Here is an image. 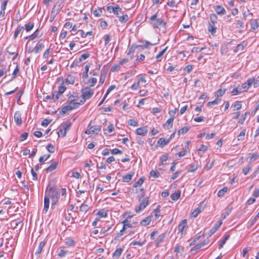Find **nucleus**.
I'll return each mask as SVG.
<instances>
[{
  "mask_svg": "<svg viewBox=\"0 0 259 259\" xmlns=\"http://www.w3.org/2000/svg\"><path fill=\"white\" fill-rule=\"evenodd\" d=\"M10 225L11 227L13 228V229H16L18 227L21 229L23 226L22 221H16L15 220H13L11 221Z\"/></svg>",
  "mask_w": 259,
  "mask_h": 259,
  "instance_id": "nucleus-18",
  "label": "nucleus"
},
{
  "mask_svg": "<svg viewBox=\"0 0 259 259\" xmlns=\"http://www.w3.org/2000/svg\"><path fill=\"white\" fill-rule=\"evenodd\" d=\"M258 27V24L256 19H253L250 23V28L252 31L255 30Z\"/></svg>",
  "mask_w": 259,
  "mask_h": 259,
  "instance_id": "nucleus-41",
  "label": "nucleus"
},
{
  "mask_svg": "<svg viewBox=\"0 0 259 259\" xmlns=\"http://www.w3.org/2000/svg\"><path fill=\"white\" fill-rule=\"evenodd\" d=\"M141 42H142V45H138L136 44V47H137V49H139V51H142L146 48H149V46H153L155 45V44H152L147 40H141Z\"/></svg>",
  "mask_w": 259,
  "mask_h": 259,
  "instance_id": "nucleus-7",
  "label": "nucleus"
},
{
  "mask_svg": "<svg viewBox=\"0 0 259 259\" xmlns=\"http://www.w3.org/2000/svg\"><path fill=\"white\" fill-rule=\"evenodd\" d=\"M217 14L219 15H224L226 13L225 9L220 5H217L213 7Z\"/></svg>",
  "mask_w": 259,
  "mask_h": 259,
  "instance_id": "nucleus-11",
  "label": "nucleus"
},
{
  "mask_svg": "<svg viewBox=\"0 0 259 259\" xmlns=\"http://www.w3.org/2000/svg\"><path fill=\"white\" fill-rule=\"evenodd\" d=\"M41 36V35H39L38 34V30L37 29L33 34H32L30 35L25 36L24 38L25 40H26L27 39H34L35 38H38Z\"/></svg>",
  "mask_w": 259,
  "mask_h": 259,
  "instance_id": "nucleus-29",
  "label": "nucleus"
},
{
  "mask_svg": "<svg viewBox=\"0 0 259 259\" xmlns=\"http://www.w3.org/2000/svg\"><path fill=\"white\" fill-rule=\"evenodd\" d=\"M120 67H121V65H120V64L119 63L118 64H115L112 66L110 70L112 72H116L119 70Z\"/></svg>",
  "mask_w": 259,
  "mask_h": 259,
  "instance_id": "nucleus-55",
  "label": "nucleus"
},
{
  "mask_svg": "<svg viewBox=\"0 0 259 259\" xmlns=\"http://www.w3.org/2000/svg\"><path fill=\"white\" fill-rule=\"evenodd\" d=\"M81 93H82V99L81 100V103L83 104L86 100H88L92 98L94 94V91L93 89H91L90 87H87L81 90Z\"/></svg>",
  "mask_w": 259,
  "mask_h": 259,
  "instance_id": "nucleus-3",
  "label": "nucleus"
},
{
  "mask_svg": "<svg viewBox=\"0 0 259 259\" xmlns=\"http://www.w3.org/2000/svg\"><path fill=\"white\" fill-rule=\"evenodd\" d=\"M46 244V242L45 241H42L39 242L38 248H37V249L35 252V254L36 255H39L41 253L42 250L43 248L45 247Z\"/></svg>",
  "mask_w": 259,
  "mask_h": 259,
  "instance_id": "nucleus-22",
  "label": "nucleus"
},
{
  "mask_svg": "<svg viewBox=\"0 0 259 259\" xmlns=\"http://www.w3.org/2000/svg\"><path fill=\"white\" fill-rule=\"evenodd\" d=\"M210 23L215 24L217 23L218 17L215 14H211L209 16Z\"/></svg>",
  "mask_w": 259,
  "mask_h": 259,
  "instance_id": "nucleus-44",
  "label": "nucleus"
},
{
  "mask_svg": "<svg viewBox=\"0 0 259 259\" xmlns=\"http://www.w3.org/2000/svg\"><path fill=\"white\" fill-rule=\"evenodd\" d=\"M122 223L123 224V227L121 230V232H123L126 229V228L134 227L133 224H131L127 219L124 220L122 222Z\"/></svg>",
  "mask_w": 259,
  "mask_h": 259,
  "instance_id": "nucleus-17",
  "label": "nucleus"
},
{
  "mask_svg": "<svg viewBox=\"0 0 259 259\" xmlns=\"http://www.w3.org/2000/svg\"><path fill=\"white\" fill-rule=\"evenodd\" d=\"M174 120V117H170L164 123L163 125V126L165 128H166L167 130H169L171 127H172L173 125V121Z\"/></svg>",
  "mask_w": 259,
  "mask_h": 259,
  "instance_id": "nucleus-24",
  "label": "nucleus"
},
{
  "mask_svg": "<svg viewBox=\"0 0 259 259\" xmlns=\"http://www.w3.org/2000/svg\"><path fill=\"white\" fill-rule=\"evenodd\" d=\"M151 221V217L149 216L143 219L140 222L141 226H146L149 225Z\"/></svg>",
  "mask_w": 259,
  "mask_h": 259,
  "instance_id": "nucleus-31",
  "label": "nucleus"
},
{
  "mask_svg": "<svg viewBox=\"0 0 259 259\" xmlns=\"http://www.w3.org/2000/svg\"><path fill=\"white\" fill-rule=\"evenodd\" d=\"M90 54L89 53H86L82 54L79 58V62H81L82 61V60H85L86 59L90 57Z\"/></svg>",
  "mask_w": 259,
  "mask_h": 259,
  "instance_id": "nucleus-63",
  "label": "nucleus"
},
{
  "mask_svg": "<svg viewBox=\"0 0 259 259\" xmlns=\"http://www.w3.org/2000/svg\"><path fill=\"white\" fill-rule=\"evenodd\" d=\"M181 191L178 190L177 192L173 193L171 195V199L173 201L177 200L181 196Z\"/></svg>",
  "mask_w": 259,
  "mask_h": 259,
  "instance_id": "nucleus-35",
  "label": "nucleus"
},
{
  "mask_svg": "<svg viewBox=\"0 0 259 259\" xmlns=\"http://www.w3.org/2000/svg\"><path fill=\"white\" fill-rule=\"evenodd\" d=\"M249 114V112L248 111H246L244 113V114L242 115V117L239 119L238 121V123L240 124H243L244 122V121L245 120L246 118V116Z\"/></svg>",
  "mask_w": 259,
  "mask_h": 259,
  "instance_id": "nucleus-54",
  "label": "nucleus"
},
{
  "mask_svg": "<svg viewBox=\"0 0 259 259\" xmlns=\"http://www.w3.org/2000/svg\"><path fill=\"white\" fill-rule=\"evenodd\" d=\"M71 125V123L69 121L64 123L62 125L63 128L66 132L67 130L69 129Z\"/></svg>",
  "mask_w": 259,
  "mask_h": 259,
  "instance_id": "nucleus-64",
  "label": "nucleus"
},
{
  "mask_svg": "<svg viewBox=\"0 0 259 259\" xmlns=\"http://www.w3.org/2000/svg\"><path fill=\"white\" fill-rule=\"evenodd\" d=\"M50 154L42 156L39 158V162L41 164H44L45 162L50 158Z\"/></svg>",
  "mask_w": 259,
  "mask_h": 259,
  "instance_id": "nucleus-47",
  "label": "nucleus"
},
{
  "mask_svg": "<svg viewBox=\"0 0 259 259\" xmlns=\"http://www.w3.org/2000/svg\"><path fill=\"white\" fill-rule=\"evenodd\" d=\"M229 237H230L229 235H227L225 237L224 239L222 241V242H221V243L219 245V248L220 249H221V248H222L223 247L224 245L226 243L227 240L229 238Z\"/></svg>",
  "mask_w": 259,
  "mask_h": 259,
  "instance_id": "nucleus-58",
  "label": "nucleus"
},
{
  "mask_svg": "<svg viewBox=\"0 0 259 259\" xmlns=\"http://www.w3.org/2000/svg\"><path fill=\"white\" fill-rule=\"evenodd\" d=\"M145 179L143 177L140 178L138 181L136 182L133 187L134 188H137L138 186H141L144 183Z\"/></svg>",
  "mask_w": 259,
  "mask_h": 259,
  "instance_id": "nucleus-43",
  "label": "nucleus"
},
{
  "mask_svg": "<svg viewBox=\"0 0 259 259\" xmlns=\"http://www.w3.org/2000/svg\"><path fill=\"white\" fill-rule=\"evenodd\" d=\"M14 120L17 125L22 124V120L21 118V114L19 111H16L14 116Z\"/></svg>",
  "mask_w": 259,
  "mask_h": 259,
  "instance_id": "nucleus-9",
  "label": "nucleus"
},
{
  "mask_svg": "<svg viewBox=\"0 0 259 259\" xmlns=\"http://www.w3.org/2000/svg\"><path fill=\"white\" fill-rule=\"evenodd\" d=\"M169 142V140H165L164 138H161L157 141V145L160 147H163L165 145L168 144Z\"/></svg>",
  "mask_w": 259,
  "mask_h": 259,
  "instance_id": "nucleus-27",
  "label": "nucleus"
},
{
  "mask_svg": "<svg viewBox=\"0 0 259 259\" xmlns=\"http://www.w3.org/2000/svg\"><path fill=\"white\" fill-rule=\"evenodd\" d=\"M76 109V106H75L73 105V107L71 106V105H69L68 104L66 106H65L62 107L61 109V110L60 111V113L61 114H65L68 111H70L73 109Z\"/></svg>",
  "mask_w": 259,
  "mask_h": 259,
  "instance_id": "nucleus-15",
  "label": "nucleus"
},
{
  "mask_svg": "<svg viewBox=\"0 0 259 259\" xmlns=\"http://www.w3.org/2000/svg\"><path fill=\"white\" fill-rule=\"evenodd\" d=\"M58 163L57 162H53L49 166H48L46 169L47 172H51L56 169L58 166Z\"/></svg>",
  "mask_w": 259,
  "mask_h": 259,
  "instance_id": "nucleus-23",
  "label": "nucleus"
},
{
  "mask_svg": "<svg viewBox=\"0 0 259 259\" xmlns=\"http://www.w3.org/2000/svg\"><path fill=\"white\" fill-rule=\"evenodd\" d=\"M122 250L123 249L121 248H119L115 250L112 255L114 259H117L119 258L122 252Z\"/></svg>",
  "mask_w": 259,
  "mask_h": 259,
  "instance_id": "nucleus-30",
  "label": "nucleus"
},
{
  "mask_svg": "<svg viewBox=\"0 0 259 259\" xmlns=\"http://www.w3.org/2000/svg\"><path fill=\"white\" fill-rule=\"evenodd\" d=\"M222 224V220H219L217 224H215L214 227H213L209 231V236H211L212 234H213L220 227L221 225Z\"/></svg>",
  "mask_w": 259,
  "mask_h": 259,
  "instance_id": "nucleus-12",
  "label": "nucleus"
},
{
  "mask_svg": "<svg viewBox=\"0 0 259 259\" xmlns=\"http://www.w3.org/2000/svg\"><path fill=\"white\" fill-rule=\"evenodd\" d=\"M134 175V172L131 174H128L125 175L123 178V182L125 183L129 182L132 179Z\"/></svg>",
  "mask_w": 259,
  "mask_h": 259,
  "instance_id": "nucleus-37",
  "label": "nucleus"
},
{
  "mask_svg": "<svg viewBox=\"0 0 259 259\" xmlns=\"http://www.w3.org/2000/svg\"><path fill=\"white\" fill-rule=\"evenodd\" d=\"M78 98V95L76 93H73L72 95H68V100L67 103L68 104L71 105V106L73 107V105L76 106V108H77L79 105L82 104L81 103V100L79 102H75L76 98Z\"/></svg>",
  "mask_w": 259,
  "mask_h": 259,
  "instance_id": "nucleus-5",
  "label": "nucleus"
},
{
  "mask_svg": "<svg viewBox=\"0 0 259 259\" xmlns=\"http://www.w3.org/2000/svg\"><path fill=\"white\" fill-rule=\"evenodd\" d=\"M168 49V47H165L163 50L161 51L158 54H157L156 56V59L157 60V62L161 61L162 59V56L163 55V54L165 53V52L166 51L167 49Z\"/></svg>",
  "mask_w": 259,
  "mask_h": 259,
  "instance_id": "nucleus-32",
  "label": "nucleus"
},
{
  "mask_svg": "<svg viewBox=\"0 0 259 259\" xmlns=\"http://www.w3.org/2000/svg\"><path fill=\"white\" fill-rule=\"evenodd\" d=\"M128 20V16L127 14L123 15L119 17V20L121 23L126 22Z\"/></svg>",
  "mask_w": 259,
  "mask_h": 259,
  "instance_id": "nucleus-48",
  "label": "nucleus"
},
{
  "mask_svg": "<svg viewBox=\"0 0 259 259\" xmlns=\"http://www.w3.org/2000/svg\"><path fill=\"white\" fill-rule=\"evenodd\" d=\"M187 220H183L178 225V231L183 233L184 231L185 230V229L186 228V226H187Z\"/></svg>",
  "mask_w": 259,
  "mask_h": 259,
  "instance_id": "nucleus-19",
  "label": "nucleus"
},
{
  "mask_svg": "<svg viewBox=\"0 0 259 259\" xmlns=\"http://www.w3.org/2000/svg\"><path fill=\"white\" fill-rule=\"evenodd\" d=\"M45 46L43 43L38 42L35 47L33 48L34 52L35 54L38 53L44 48Z\"/></svg>",
  "mask_w": 259,
  "mask_h": 259,
  "instance_id": "nucleus-28",
  "label": "nucleus"
},
{
  "mask_svg": "<svg viewBox=\"0 0 259 259\" xmlns=\"http://www.w3.org/2000/svg\"><path fill=\"white\" fill-rule=\"evenodd\" d=\"M246 133V130H243L238 136V141H242L244 139V136Z\"/></svg>",
  "mask_w": 259,
  "mask_h": 259,
  "instance_id": "nucleus-59",
  "label": "nucleus"
},
{
  "mask_svg": "<svg viewBox=\"0 0 259 259\" xmlns=\"http://www.w3.org/2000/svg\"><path fill=\"white\" fill-rule=\"evenodd\" d=\"M201 247H202V246L200 243L197 244L195 246L191 248V252L193 253H194L196 252L198 250H199Z\"/></svg>",
  "mask_w": 259,
  "mask_h": 259,
  "instance_id": "nucleus-57",
  "label": "nucleus"
},
{
  "mask_svg": "<svg viewBox=\"0 0 259 259\" xmlns=\"http://www.w3.org/2000/svg\"><path fill=\"white\" fill-rule=\"evenodd\" d=\"M60 95L57 93V91L54 92L52 94V100L54 101V102H56L59 98V96Z\"/></svg>",
  "mask_w": 259,
  "mask_h": 259,
  "instance_id": "nucleus-56",
  "label": "nucleus"
},
{
  "mask_svg": "<svg viewBox=\"0 0 259 259\" xmlns=\"http://www.w3.org/2000/svg\"><path fill=\"white\" fill-rule=\"evenodd\" d=\"M75 77L71 74H68L67 78L63 81L62 84H73L75 82Z\"/></svg>",
  "mask_w": 259,
  "mask_h": 259,
  "instance_id": "nucleus-13",
  "label": "nucleus"
},
{
  "mask_svg": "<svg viewBox=\"0 0 259 259\" xmlns=\"http://www.w3.org/2000/svg\"><path fill=\"white\" fill-rule=\"evenodd\" d=\"M207 147L206 146L201 145L200 147L198 149V154L200 156H202L203 154L207 150Z\"/></svg>",
  "mask_w": 259,
  "mask_h": 259,
  "instance_id": "nucleus-38",
  "label": "nucleus"
},
{
  "mask_svg": "<svg viewBox=\"0 0 259 259\" xmlns=\"http://www.w3.org/2000/svg\"><path fill=\"white\" fill-rule=\"evenodd\" d=\"M34 27V23L29 22L25 25V29L27 32H29Z\"/></svg>",
  "mask_w": 259,
  "mask_h": 259,
  "instance_id": "nucleus-50",
  "label": "nucleus"
},
{
  "mask_svg": "<svg viewBox=\"0 0 259 259\" xmlns=\"http://www.w3.org/2000/svg\"><path fill=\"white\" fill-rule=\"evenodd\" d=\"M68 252V250H64V247H60V251L58 254V256L60 257H63L65 256Z\"/></svg>",
  "mask_w": 259,
  "mask_h": 259,
  "instance_id": "nucleus-39",
  "label": "nucleus"
},
{
  "mask_svg": "<svg viewBox=\"0 0 259 259\" xmlns=\"http://www.w3.org/2000/svg\"><path fill=\"white\" fill-rule=\"evenodd\" d=\"M242 104L241 101H236L233 105V110H239L241 108Z\"/></svg>",
  "mask_w": 259,
  "mask_h": 259,
  "instance_id": "nucleus-51",
  "label": "nucleus"
},
{
  "mask_svg": "<svg viewBox=\"0 0 259 259\" xmlns=\"http://www.w3.org/2000/svg\"><path fill=\"white\" fill-rule=\"evenodd\" d=\"M147 133L148 130L147 129L146 126H143L138 128L135 131V133L137 135H140L142 136H145L147 135Z\"/></svg>",
  "mask_w": 259,
  "mask_h": 259,
  "instance_id": "nucleus-10",
  "label": "nucleus"
},
{
  "mask_svg": "<svg viewBox=\"0 0 259 259\" xmlns=\"http://www.w3.org/2000/svg\"><path fill=\"white\" fill-rule=\"evenodd\" d=\"M226 91V89L222 90L220 89L217 91V92L215 93V98H220V97L223 96Z\"/></svg>",
  "mask_w": 259,
  "mask_h": 259,
  "instance_id": "nucleus-42",
  "label": "nucleus"
},
{
  "mask_svg": "<svg viewBox=\"0 0 259 259\" xmlns=\"http://www.w3.org/2000/svg\"><path fill=\"white\" fill-rule=\"evenodd\" d=\"M102 13L101 8H98L94 10L93 14L95 17H99Z\"/></svg>",
  "mask_w": 259,
  "mask_h": 259,
  "instance_id": "nucleus-61",
  "label": "nucleus"
},
{
  "mask_svg": "<svg viewBox=\"0 0 259 259\" xmlns=\"http://www.w3.org/2000/svg\"><path fill=\"white\" fill-rule=\"evenodd\" d=\"M157 13L152 15L149 20L152 21V24L154 28H159L160 27H165L166 22L161 18H157Z\"/></svg>",
  "mask_w": 259,
  "mask_h": 259,
  "instance_id": "nucleus-2",
  "label": "nucleus"
},
{
  "mask_svg": "<svg viewBox=\"0 0 259 259\" xmlns=\"http://www.w3.org/2000/svg\"><path fill=\"white\" fill-rule=\"evenodd\" d=\"M66 90V87L63 85V84H62L61 85H60L58 87V91L57 93H58V94L60 95H61Z\"/></svg>",
  "mask_w": 259,
  "mask_h": 259,
  "instance_id": "nucleus-62",
  "label": "nucleus"
},
{
  "mask_svg": "<svg viewBox=\"0 0 259 259\" xmlns=\"http://www.w3.org/2000/svg\"><path fill=\"white\" fill-rule=\"evenodd\" d=\"M160 206L158 205L157 206L156 208L153 210V213H154L155 219H157L159 217L160 215Z\"/></svg>",
  "mask_w": 259,
  "mask_h": 259,
  "instance_id": "nucleus-40",
  "label": "nucleus"
},
{
  "mask_svg": "<svg viewBox=\"0 0 259 259\" xmlns=\"http://www.w3.org/2000/svg\"><path fill=\"white\" fill-rule=\"evenodd\" d=\"M198 167L199 165L197 164L195 165H190L187 171L188 172H193L195 171Z\"/></svg>",
  "mask_w": 259,
  "mask_h": 259,
  "instance_id": "nucleus-45",
  "label": "nucleus"
},
{
  "mask_svg": "<svg viewBox=\"0 0 259 259\" xmlns=\"http://www.w3.org/2000/svg\"><path fill=\"white\" fill-rule=\"evenodd\" d=\"M190 130V127L188 126H185L181 128L180 130H179L178 132V135L180 136L181 135H184L187 133L189 130Z\"/></svg>",
  "mask_w": 259,
  "mask_h": 259,
  "instance_id": "nucleus-36",
  "label": "nucleus"
},
{
  "mask_svg": "<svg viewBox=\"0 0 259 259\" xmlns=\"http://www.w3.org/2000/svg\"><path fill=\"white\" fill-rule=\"evenodd\" d=\"M90 65L89 64H87L85 66L84 69L85 70L82 74V78L85 79L87 78L88 77V72L89 70Z\"/></svg>",
  "mask_w": 259,
  "mask_h": 259,
  "instance_id": "nucleus-53",
  "label": "nucleus"
},
{
  "mask_svg": "<svg viewBox=\"0 0 259 259\" xmlns=\"http://www.w3.org/2000/svg\"><path fill=\"white\" fill-rule=\"evenodd\" d=\"M50 199L52 200L51 209H53L59 202L60 199V192L54 187L49 185L45 191L44 197V206L42 212L47 213L50 203Z\"/></svg>",
  "mask_w": 259,
  "mask_h": 259,
  "instance_id": "nucleus-1",
  "label": "nucleus"
},
{
  "mask_svg": "<svg viewBox=\"0 0 259 259\" xmlns=\"http://www.w3.org/2000/svg\"><path fill=\"white\" fill-rule=\"evenodd\" d=\"M65 243L69 247L74 246L75 245V242L71 238H68L65 239Z\"/></svg>",
  "mask_w": 259,
  "mask_h": 259,
  "instance_id": "nucleus-33",
  "label": "nucleus"
},
{
  "mask_svg": "<svg viewBox=\"0 0 259 259\" xmlns=\"http://www.w3.org/2000/svg\"><path fill=\"white\" fill-rule=\"evenodd\" d=\"M221 100V99L220 98H215V99L212 101H210V102H208L207 103V106H211L212 105H217L219 104V103L220 102V101Z\"/></svg>",
  "mask_w": 259,
  "mask_h": 259,
  "instance_id": "nucleus-52",
  "label": "nucleus"
},
{
  "mask_svg": "<svg viewBox=\"0 0 259 259\" xmlns=\"http://www.w3.org/2000/svg\"><path fill=\"white\" fill-rule=\"evenodd\" d=\"M259 158V154L257 153H249V156L246 158V161L250 163L252 161H255Z\"/></svg>",
  "mask_w": 259,
  "mask_h": 259,
  "instance_id": "nucleus-14",
  "label": "nucleus"
},
{
  "mask_svg": "<svg viewBox=\"0 0 259 259\" xmlns=\"http://www.w3.org/2000/svg\"><path fill=\"white\" fill-rule=\"evenodd\" d=\"M139 205L135 207V211L136 213L140 212L141 210L144 209L150 202L149 197L138 199Z\"/></svg>",
  "mask_w": 259,
  "mask_h": 259,
  "instance_id": "nucleus-4",
  "label": "nucleus"
},
{
  "mask_svg": "<svg viewBox=\"0 0 259 259\" xmlns=\"http://www.w3.org/2000/svg\"><path fill=\"white\" fill-rule=\"evenodd\" d=\"M100 218H105L107 215V212L104 209H101L97 213Z\"/></svg>",
  "mask_w": 259,
  "mask_h": 259,
  "instance_id": "nucleus-49",
  "label": "nucleus"
},
{
  "mask_svg": "<svg viewBox=\"0 0 259 259\" xmlns=\"http://www.w3.org/2000/svg\"><path fill=\"white\" fill-rule=\"evenodd\" d=\"M137 47H136V44H134L131 46H130L128 49V52L127 53V55L128 56H130L131 59H132L134 57V52L137 49Z\"/></svg>",
  "mask_w": 259,
  "mask_h": 259,
  "instance_id": "nucleus-16",
  "label": "nucleus"
},
{
  "mask_svg": "<svg viewBox=\"0 0 259 259\" xmlns=\"http://www.w3.org/2000/svg\"><path fill=\"white\" fill-rule=\"evenodd\" d=\"M23 30H24L23 26H20V25L18 26L15 29V31L14 32V38L15 39H16L18 37V36L19 34H20V33L22 34ZM21 35H22V34L21 35Z\"/></svg>",
  "mask_w": 259,
  "mask_h": 259,
  "instance_id": "nucleus-26",
  "label": "nucleus"
},
{
  "mask_svg": "<svg viewBox=\"0 0 259 259\" xmlns=\"http://www.w3.org/2000/svg\"><path fill=\"white\" fill-rule=\"evenodd\" d=\"M91 123L89 124V129L85 131V134L87 135L96 134L98 135L101 132V127L99 125H91Z\"/></svg>",
  "mask_w": 259,
  "mask_h": 259,
  "instance_id": "nucleus-6",
  "label": "nucleus"
},
{
  "mask_svg": "<svg viewBox=\"0 0 259 259\" xmlns=\"http://www.w3.org/2000/svg\"><path fill=\"white\" fill-rule=\"evenodd\" d=\"M136 191L138 194L137 197L138 199L146 197L145 191L144 188L137 189Z\"/></svg>",
  "mask_w": 259,
  "mask_h": 259,
  "instance_id": "nucleus-21",
  "label": "nucleus"
},
{
  "mask_svg": "<svg viewBox=\"0 0 259 259\" xmlns=\"http://www.w3.org/2000/svg\"><path fill=\"white\" fill-rule=\"evenodd\" d=\"M228 188L227 187H224L220 190L218 193V196L219 197L223 196L226 192H227Z\"/></svg>",
  "mask_w": 259,
  "mask_h": 259,
  "instance_id": "nucleus-60",
  "label": "nucleus"
},
{
  "mask_svg": "<svg viewBox=\"0 0 259 259\" xmlns=\"http://www.w3.org/2000/svg\"><path fill=\"white\" fill-rule=\"evenodd\" d=\"M90 208L88 205L83 203L79 207V211L85 214L89 210Z\"/></svg>",
  "mask_w": 259,
  "mask_h": 259,
  "instance_id": "nucleus-34",
  "label": "nucleus"
},
{
  "mask_svg": "<svg viewBox=\"0 0 259 259\" xmlns=\"http://www.w3.org/2000/svg\"><path fill=\"white\" fill-rule=\"evenodd\" d=\"M251 81H252V80L249 79V78L246 82H244L242 84L241 87H240V89L242 93L246 92L250 88V87L252 85V82Z\"/></svg>",
  "mask_w": 259,
  "mask_h": 259,
  "instance_id": "nucleus-8",
  "label": "nucleus"
},
{
  "mask_svg": "<svg viewBox=\"0 0 259 259\" xmlns=\"http://www.w3.org/2000/svg\"><path fill=\"white\" fill-rule=\"evenodd\" d=\"M215 24L209 22L208 25V30L212 35H214L216 33L217 27Z\"/></svg>",
  "mask_w": 259,
  "mask_h": 259,
  "instance_id": "nucleus-25",
  "label": "nucleus"
},
{
  "mask_svg": "<svg viewBox=\"0 0 259 259\" xmlns=\"http://www.w3.org/2000/svg\"><path fill=\"white\" fill-rule=\"evenodd\" d=\"M203 207L200 205L197 208L194 209V210L191 213V217L196 218L197 215L202 211Z\"/></svg>",
  "mask_w": 259,
  "mask_h": 259,
  "instance_id": "nucleus-20",
  "label": "nucleus"
},
{
  "mask_svg": "<svg viewBox=\"0 0 259 259\" xmlns=\"http://www.w3.org/2000/svg\"><path fill=\"white\" fill-rule=\"evenodd\" d=\"M114 15H118L119 13H122V9L119 7L118 5H117L116 7H114V8L113 9L112 12Z\"/></svg>",
  "mask_w": 259,
  "mask_h": 259,
  "instance_id": "nucleus-46",
  "label": "nucleus"
}]
</instances>
